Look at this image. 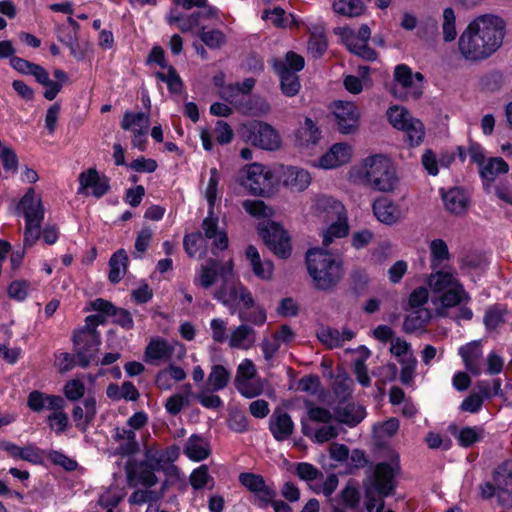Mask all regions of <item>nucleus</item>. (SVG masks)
I'll return each mask as SVG.
<instances>
[{
    "label": "nucleus",
    "instance_id": "f257e3e1",
    "mask_svg": "<svg viewBox=\"0 0 512 512\" xmlns=\"http://www.w3.org/2000/svg\"><path fill=\"white\" fill-rule=\"evenodd\" d=\"M505 26L494 15H481L471 21L458 39V51L467 61L477 62L490 57L502 45Z\"/></svg>",
    "mask_w": 512,
    "mask_h": 512
},
{
    "label": "nucleus",
    "instance_id": "f03ea898",
    "mask_svg": "<svg viewBox=\"0 0 512 512\" xmlns=\"http://www.w3.org/2000/svg\"><path fill=\"white\" fill-rule=\"evenodd\" d=\"M233 276V262L231 259L222 261L209 258L200 266L194 283L204 289H209L220 279L222 284L213 294L216 300L225 306L238 300L245 310L254 308L255 302L252 294L241 283H235Z\"/></svg>",
    "mask_w": 512,
    "mask_h": 512
},
{
    "label": "nucleus",
    "instance_id": "7ed1b4c3",
    "mask_svg": "<svg viewBox=\"0 0 512 512\" xmlns=\"http://www.w3.org/2000/svg\"><path fill=\"white\" fill-rule=\"evenodd\" d=\"M399 457L394 456L390 462H381L375 466L365 487V506L368 512H382L384 498L392 495L396 487L395 477L399 473Z\"/></svg>",
    "mask_w": 512,
    "mask_h": 512
},
{
    "label": "nucleus",
    "instance_id": "20e7f679",
    "mask_svg": "<svg viewBox=\"0 0 512 512\" xmlns=\"http://www.w3.org/2000/svg\"><path fill=\"white\" fill-rule=\"evenodd\" d=\"M354 177L369 189L384 193L394 191L399 182L394 164L382 154L365 158Z\"/></svg>",
    "mask_w": 512,
    "mask_h": 512
},
{
    "label": "nucleus",
    "instance_id": "39448f33",
    "mask_svg": "<svg viewBox=\"0 0 512 512\" xmlns=\"http://www.w3.org/2000/svg\"><path fill=\"white\" fill-rule=\"evenodd\" d=\"M306 266L317 290L332 291L343 278L342 262L323 248H314L307 252Z\"/></svg>",
    "mask_w": 512,
    "mask_h": 512
},
{
    "label": "nucleus",
    "instance_id": "423d86ee",
    "mask_svg": "<svg viewBox=\"0 0 512 512\" xmlns=\"http://www.w3.org/2000/svg\"><path fill=\"white\" fill-rule=\"evenodd\" d=\"M19 210L25 218L24 246L31 247L41 236L40 228L45 214L42 200L36 196L33 188H29L21 198Z\"/></svg>",
    "mask_w": 512,
    "mask_h": 512
},
{
    "label": "nucleus",
    "instance_id": "0eeeda50",
    "mask_svg": "<svg viewBox=\"0 0 512 512\" xmlns=\"http://www.w3.org/2000/svg\"><path fill=\"white\" fill-rule=\"evenodd\" d=\"M220 94L224 100L243 114H266L271 110L269 103L259 96H245L241 94L236 84L223 86Z\"/></svg>",
    "mask_w": 512,
    "mask_h": 512
},
{
    "label": "nucleus",
    "instance_id": "6e6552de",
    "mask_svg": "<svg viewBox=\"0 0 512 512\" xmlns=\"http://www.w3.org/2000/svg\"><path fill=\"white\" fill-rule=\"evenodd\" d=\"M240 484L253 495V504L265 509L277 498V490L273 482H268L260 474L244 472L238 478Z\"/></svg>",
    "mask_w": 512,
    "mask_h": 512
},
{
    "label": "nucleus",
    "instance_id": "1a4fd4ad",
    "mask_svg": "<svg viewBox=\"0 0 512 512\" xmlns=\"http://www.w3.org/2000/svg\"><path fill=\"white\" fill-rule=\"evenodd\" d=\"M243 135L252 145L264 150L275 151L281 146L279 133L266 122L254 121L245 125Z\"/></svg>",
    "mask_w": 512,
    "mask_h": 512
},
{
    "label": "nucleus",
    "instance_id": "9d476101",
    "mask_svg": "<svg viewBox=\"0 0 512 512\" xmlns=\"http://www.w3.org/2000/svg\"><path fill=\"white\" fill-rule=\"evenodd\" d=\"M339 35L347 49L353 54L368 61L377 58V53L368 46L371 37L368 25L362 24L357 33L349 27L340 28Z\"/></svg>",
    "mask_w": 512,
    "mask_h": 512
},
{
    "label": "nucleus",
    "instance_id": "9b49d317",
    "mask_svg": "<svg viewBox=\"0 0 512 512\" xmlns=\"http://www.w3.org/2000/svg\"><path fill=\"white\" fill-rule=\"evenodd\" d=\"M259 234L268 248L277 256L286 258L291 253L290 238L277 223L264 221L259 224Z\"/></svg>",
    "mask_w": 512,
    "mask_h": 512
},
{
    "label": "nucleus",
    "instance_id": "f8f14e48",
    "mask_svg": "<svg viewBox=\"0 0 512 512\" xmlns=\"http://www.w3.org/2000/svg\"><path fill=\"white\" fill-rule=\"evenodd\" d=\"M73 342L79 366L85 368L96 360L100 345V337L96 330L81 329L75 332Z\"/></svg>",
    "mask_w": 512,
    "mask_h": 512
},
{
    "label": "nucleus",
    "instance_id": "ddd939ff",
    "mask_svg": "<svg viewBox=\"0 0 512 512\" xmlns=\"http://www.w3.org/2000/svg\"><path fill=\"white\" fill-rule=\"evenodd\" d=\"M271 177V172L265 166L253 163L242 171L240 183L251 194L262 195L272 186Z\"/></svg>",
    "mask_w": 512,
    "mask_h": 512
},
{
    "label": "nucleus",
    "instance_id": "4468645a",
    "mask_svg": "<svg viewBox=\"0 0 512 512\" xmlns=\"http://www.w3.org/2000/svg\"><path fill=\"white\" fill-rule=\"evenodd\" d=\"M333 114L338 130L342 134H353L358 130L360 112L354 103L344 101L335 102Z\"/></svg>",
    "mask_w": 512,
    "mask_h": 512
},
{
    "label": "nucleus",
    "instance_id": "2eb2a0df",
    "mask_svg": "<svg viewBox=\"0 0 512 512\" xmlns=\"http://www.w3.org/2000/svg\"><path fill=\"white\" fill-rule=\"evenodd\" d=\"M125 471L130 486L142 485L146 488H150L158 483V478L155 475L157 470L144 461H129L126 464Z\"/></svg>",
    "mask_w": 512,
    "mask_h": 512
},
{
    "label": "nucleus",
    "instance_id": "dca6fc26",
    "mask_svg": "<svg viewBox=\"0 0 512 512\" xmlns=\"http://www.w3.org/2000/svg\"><path fill=\"white\" fill-rule=\"evenodd\" d=\"M109 188V179L106 176H101L95 168H89L79 175L78 194H83L91 189L93 196L101 198L108 192Z\"/></svg>",
    "mask_w": 512,
    "mask_h": 512
},
{
    "label": "nucleus",
    "instance_id": "f3484780",
    "mask_svg": "<svg viewBox=\"0 0 512 512\" xmlns=\"http://www.w3.org/2000/svg\"><path fill=\"white\" fill-rule=\"evenodd\" d=\"M175 346L176 344L170 343L161 337L152 338L145 349V361L154 365L169 362L172 359Z\"/></svg>",
    "mask_w": 512,
    "mask_h": 512
},
{
    "label": "nucleus",
    "instance_id": "a211bd4d",
    "mask_svg": "<svg viewBox=\"0 0 512 512\" xmlns=\"http://www.w3.org/2000/svg\"><path fill=\"white\" fill-rule=\"evenodd\" d=\"M27 406L36 413L42 412L44 409H64L65 400L58 395H49L38 390H33L27 398Z\"/></svg>",
    "mask_w": 512,
    "mask_h": 512
},
{
    "label": "nucleus",
    "instance_id": "6ab92c4d",
    "mask_svg": "<svg viewBox=\"0 0 512 512\" xmlns=\"http://www.w3.org/2000/svg\"><path fill=\"white\" fill-rule=\"evenodd\" d=\"M269 430L274 439L281 442L293 434L294 423L288 413L276 409L269 419Z\"/></svg>",
    "mask_w": 512,
    "mask_h": 512
},
{
    "label": "nucleus",
    "instance_id": "aec40b11",
    "mask_svg": "<svg viewBox=\"0 0 512 512\" xmlns=\"http://www.w3.org/2000/svg\"><path fill=\"white\" fill-rule=\"evenodd\" d=\"M352 155L351 147L346 143H336L319 159V166L324 169L337 168L349 162Z\"/></svg>",
    "mask_w": 512,
    "mask_h": 512
},
{
    "label": "nucleus",
    "instance_id": "412c9836",
    "mask_svg": "<svg viewBox=\"0 0 512 512\" xmlns=\"http://www.w3.org/2000/svg\"><path fill=\"white\" fill-rule=\"evenodd\" d=\"M203 236L205 240L213 239V246L219 250L228 247V237L224 231L218 229V218L214 217V210L209 208L208 216L202 222Z\"/></svg>",
    "mask_w": 512,
    "mask_h": 512
},
{
    "label": "nucleus",
    "instance_id": "4be33fe9",
    "mask_svg": "<svg viewBox=\"0 0 512 512\" xmlns=\"http://www.w3.org/2000/svg\"><path fill=\"white\" fill-rule=\"evenodd\" d=\"M227 342L232 349L249 350L256 343V331L243 323L231 331Z\"/></svg>",
    "mask_w": 512,
    "mask_h": 512
},
{
    "label": "nucleus",
    "instance_id": "5701e85b",
    "mask_svg": "<svg viewBox=\"0 0 512 512\" xmlns=\"http://www.w3.org/2000/svg\"><path fill=\"white\" fill-rule=\"evenodd\" d=\"M459 355L462 357L466 369L474 374L479 375L482 371V347L479 341H473L459 348Z\"/></svg>",
    "mask_w": 512,
    "mask_h": 512
},
{
    "label": "nucleus",
    "instance_id": "b1692460",
    "mask_svg": "<svg viewBox=\"0 0 512 512\" xmlns=\"http://www.w3.org/2000/svg\"><path fill=\"white\" fill-rule=\"evenodd\" d=\"M274 69L280 77L281 90L288 97L295 96L300 90V82L298 75L290 70L286 63L277 60L274 63Z\"/></svg>",
    "mask_w": 512,
    "mask_h": 512
},
{
    "label": "nucleus",
    "instance_id": "393cba45",
    "mask_svg": "<svg viewBox=\"0 0 512 512\" xmlns=\"http://www.w3.org/2000/svg\"><path fill=\"white\" fill-rule=\"evenodd\" d=\"M373 213L380 222L386 225H393L401 218L399 207L385 197H380L374 202Z\"/></svg>",
    "mask_w": 512,
    "mask_h": 512
},
{
    "label": "nucleus",
    "instance_id": "a878e982",
    "mask_svg": "<svg viewBox=\"0 0 512 512\" xmlns=\"http://www.w3.org/2000/svg\"><path fill=\"white\" fill-rule=\"evenodd\" d=\"M470 299L469 294L460 283L453 288L442 292V295L439 298L440 307L437 309V312L439 315H447L446 309L456 307L462 303L466 304Z\"/></svg>",
    "mask_w": 512,
    "mask_h": 512
},
{
    "label": "nucleus",
    "instance_id": "bb28decb",
    "mask_svg": "<svg viewBox=\"0 0 512 512\" xmlns=\"http://www.w3.org/2000/svg\"><path fill=\"white\" fill-rule=\"evenodd\" d=\"M201 17H205V11H195L190 14H183L177 12L176 9H171L167 15V22L170 25H177L181 32H190L199 26Z\"/></svg>",
    "mask_w": 512,
    "mask_h": 512
},
{
    "label": "nucleus",
    "instance_id": "cd10ccee",
    "mask_svg": "<svg viewBox=\"0 0 512 512\" xmlns=\"http://www.w3.org/2000/svg\"><path fill=\"white\" fill-rule=\"evenodd\" d=\"M114 438L119 443L116 449L117 454L131 456L138 452L139 444L136 440V434L132 429L117 427Z\"/></svg>",
    "mask_w": 512,
    "mask_h": 512
},
{
    "label": "nucleus",
    "instance_id": "c85d7f7f",
    "mask_svg": "<svg viewBox=\"0 0 512 512\" xmlns=\"http://www.w3.org/2000/svg\"><path fill=\"white\" fill-rule=\"evenodd\" d=\"M246 258L249 261L253 273L261 279H270L273 274L274 266L270 260L262 261L260 254L256 247L249 245L245 252Z\"/></svg>",
    "mask_w": 512,
    "mask_h": 512
},
{
    "label": "nucleus",
    "instance_id": "c756f323",
    "mask_svg": "<svg viewBox=\"0 0 512 512\" xmlns=\"http://www.w3.org/2000/svg\"><path fill=\"white\" fill-rule=\"evenodd\" d=\"M445 208L452 214L461 215L468 208V198L460 188H452L442 193Z\"/></svg>",
    "mask_w": 512,
    "mask_h": 512
},
{
    "label": "nucleus",
    "instance_id": "7c9ffc66",
    "mask_svg": "<svg viewBox=\"0 0 512 512\" xmlns=\"http://www.w3.org/2000/svg\"><path fill=\"white\" fill-rule=\"evenodd\" d=\"M365 414V409L362 406L346 404L335 409L334 418L339 423L354 427L364 419Z\"/></svg>",
    "mask_w": 512,
    "mask_h": 512
},
{
    "label": "nucleus",
    "instance_id": "2f4dec72",
    "mask_svg": "<svg viewBox=\"0 0 512 512\" xmlns=\"http://www.w3.org/2000/svg\"><path fill=\"white\" fill-rule=\"evenodd\" d=\"M311 182L310 174L298 167H288L283 173V183L294 191L305 190Z\"/></svg>",
    "mask_w": 512,
    "mask_h": 512
},
{
    "label": "nucleus",
    "instance_id": "473e14b6",
    "mask_svg": "<svg viewBox=\"0 0 512 512\" xmlns=\"http://www.w3.org/2000/svg\"><path fill=\"white\" fill-rule=\"evenodd\" d=\"M434 271L427 279V284L432 291L442 293L460 284L454 272L439 269Z\"/></svg>",
    "mask_w": 512,
    "mask_h": 512
},
{
    "label": "nucleus",
    "instance_id": "72a5a7b5",
    "mask_svg": "<svg viewBox=\"0 0 512 512\" xmlns=\"http://www.w3.org/2000/svg\"><path fill=\"white\" fill-rule=\"evenodd\" d=\"M184 453L193 461L204 460L210 454L209 444L204 438L193 434L185 444Z\"/></svg>",
    "mask_w": 512,
    "mask_h": 512
},
{
    "label": "nucleus",
    "instance_id": "f704fd0d",
    "mask_svg": "<svg viewBox=\"0 0 512 512\" xmlns=\"http://www.w3.org/2000/svg\"><path fill=\"white\" fill-rule=\"evenodd\" d=\"M508 309L505 305L494 304L489 306L484 313L483 323L488 332L497 331L505 323Z\"/></svg>",
    "mask_w": 512,
    "mask_h": 512
},
{
    "label": "nucleus",
    "instance_id": "c9c22d12",
    "mask_svg": "<svg viewBox=\"0 0 512 512\" xmlns=\"http://www.w3.org/2000/svg\"><path fill=\"white\" fill-rule=\"evenodd\" d=\"M493 482L499 492L512 493V461H504L492 474Z\"/></svg>",
    "mask_w": 512,
    "mask_h": 512
},
{
    "label": "nucleus",
    "instance_id": "e433bc0d",
    "mask_svg": "<svg viewBox=\"0 0 512 512\" xmlns=\"http://www.w3.org/2000/svg\"><path fill=\"white\" fill-rule=\"evenodd\" d=\"M431 318V313L426 308L414 309L404 319L403 330L406 333H414L423 330Z\"/></svg>",
    "mask_w": 512,
    "mask_h": 512
},
{
    "label": "nucleus",
    "instance_id": "4c0bfd02",
    "mask_svg": "<svg viewBox=\"0 0 512 512\" xmlns=\"http://www.w3.org/2000/svg\"><path fill=\"white\" fill-rule=\"evenodd\" d=\"M128 255L124 249L117 250L109 260V280L116 284L121 281L127 271Z\"/></svg>",
    "mask_w": 512,
    "mask_h": 512
},
{
    "label": "nucleus",
    "instance_id": "58836bf2",
    "mask_svg": "<svg viewBox=\"0 0 512 512\" xmlns=\"http://www.w3.org/2000/svg\"><path fill=\"white\" fill-rule=\"evenodd\" d=\"M509 170L507 162L500 158L494 157L485 161L480 167V176L486 182H493L499 175L506 174Z\"/></svg>",
    "mask_w": 512,
    "mask_h": 512
},
{
    "label": "nucleus",
    "instance_id": "ea45409f",
    "mask_svg": "<svg viewBox=\"0 0 512 512\" xmlns=\"http://www.w3.org/2000/svg\"><path fill=\"white\" fill-rule=\"evenodd\" d=\"M430 267L437 270L444 267V262L450 260V253L446 242L443 239H434L429 244Z\"/></svg>",
    "mask_w": 512,
    "mask_h": 512
},
{
    "label": "nucleus",
    "instance_id": "a19ab883",
    "mask_svg": "<svg viewBox=\"0 0 512 512\" xmlns=\"http://www.w3.org/2000/svg\"><path fill=\"white\" fill-rule=\"evenodd\" d=\"M183 246L187 255L193 257H203L206 254V240L201 232H194L185 235Z\"/></svg>",
    "mask_w": 512,
    "mask_h": 512
},
{
    "label": "nucleus",
    "instance_id": "79ce46f5",
    "mask_svg": "<svg viewBox=\"0 0 512 512\" xmlns=\"http://www.w3.org/2000/svg\"><path fill=\"white\" fill-rule=\"evenodd\" d=\"M332 7L335 13L347 17H358L366 10L362 0H334Z\"/></svg>",
    "mask_w": 512,
    "mask_h": 512
},
{
    "label": "nucleus",
    "instance_id": "37998d69",
    "mask_svg": "<svg viewBox=\"0 0 512 512\" xmlns=\"http://www.w3.org/2000/svg\"><path fill=\"white\" fill-rule=\"evenodd\" d=\"M301 424L303 434L317 443H325L336 438L338 435L337 428L332 425L322 426L314 431V429L304 421H302Z\"/></svg>",
    "mask_w": 512,
    "mask_h": 512
},
{
    "label": "nucleus",
    "instance_id": "c03bdc74",
    "mask_svg": "<svg viewBox=\"0 0 512 512\" xmlns=\"http://www.w3.org/2000/svg\"><path fill=\"white\" fill-rule=\"evenodd\" d=\"M189 482L195 490L203 488L212 490L215 486L214 478L209 474L207 465H201L194 469L189 476Z\"/></svg>",
    "mask_w": 512,
    "mask_h": 512
},
{
    "label": "nucleus",
    "instance_id": "a18cd8bd",
    "mask_svg": "<svg viewBox=\"0 0 512 512\" xmlns=\"http://www.w3.org/2000/svg\"><path fill=\"white\" fill-rule=\"evenodd\" d=\"M335 219L336 221L323 233V245L325 247L329 246L335 238H342L348 234L349 226L347 216L345 215Z\"/></svg>",
    "mask_w": 512,
    "mask_h": 512
},
{
    "label": "nucleus",
    "instance_id": "49530a36",
    "mask_svg": "<svg viewBox=\"0 0 512 512\" xmlns=\"http://www.w3.org/2000/svg\"><path fill=\"white\" fill-rule=\"evenodd\" d=\"M317 208L318 210L327 213L331 220L346 215L344 205L340 201L329 196L320 197L317 200Z\"/></svg>",
    "mask_w": 512,
    "mask_h": 512
},
{
    "label": "nucleus",
    "instance_id": "de8ad7c7",
    "mask_svg": "<svg viewBox=\"0 0 512 512\" xmlns=\"http://www.w3.org/2000/svg\"><path fill=\"white\" fill-rule=\"evenodd\" d=\"M174 460L173 454L168 450L148 449L144 462L157 471L163 470L165 465Z\"/></svg>",
    "mask_w": 512,
    "mask_h": 512
},
{
    "label": "nucleus",
    "instance_id": "09e8293b",
    "mask_svg": "<svg viewBox=\"0 0 512 512\" xmlns=\"http://www.w3.org/2000/svg\"><path fill=\"white\" fill-rule=\"evenodd\" d=\"M327 50V38L325 32L321 28H316L310 34L308 42V52L314 58H320Z\"/></svg>",
    "mask_w": 512,
    "mask_h": 512
},
{
    "label": "nucleus",
    "instance_id": "8fccbe9b",
    "mask_svg": "<svg viewBox=\"0 0 512 512\" xmlns=\"http://www.w3.org/2000/svg\"><path fill=\"white\" fill-rule=\"evenodd\" d=\"M199 38L210 49H220L227 41L226 35L221 30H206L204 27L199 32Z\"/></svg>",
    "mask_w": 512,
    "mask_h": 512
},
{
    "label": "nucleus",
    "instance_id": "3c124183",
    "mask_svg": "<svg viewBox=\"0 0 512 512\" xmlns=\"http://www.w3.org/2000/svg\"><path fill=\"white\" fill-rule=\"evenodd\" d=\"M150 124L149 115L143 112H125L121 121V127L124 130H130L134 126L139 127L138 129H148Z\"/></svg>",
    "mask_w": 512,
    "mask_h": 512
},
{
    "label": "nucleus",
    "instance_id": "603ef678",
    "mask_svg": "<svg viewBox=\"0 0 512 512\" xmlns=\"http://www.w3.org/2000/svg\"><path fill=\"white\" fill-rule=\"evenodd\" d=\"M401 130L406 133L410 146H418L422 143L425 130L423 124L418 119L412 118Z\"/></svg>",
    "mask_w": 512,
    "mask_h": 512
},
{
    "label": "nucleus",
    "instance_id": "864d4df0",
    "mask_svg": "<svg viewBox=\"0 0 512 512\" xmlns=\"http://www.w3.org/2000/svg\"><path fill=\"white\" fill-rule=\"evenodd\" d=\"M230 380V373L222 365H214L208 376V384L213 391L224 389Z\"/></svg>",
    "mask_w": 512,
    "mask_h": 512
},
{
    "label": "nucleus",
    "instance_id": "5fc2aeb1",
    "mask_svg": "<svg viewBox=\"0 0 512 512\" xmlns=\"http://www.w3.org/2000/svg\"><path fill=\"white\" fill-rule=\"evenodd\" d=\"M442 32L445 42H451L457 36L456 16L452 8H446L443 11Z\"/></svg>",
    "mask_w": 512,
    "mask_h": 512
},
{
    "label": "nucleus",
    "instance_id": "6e6d98bb",
    "mask_svg": "<svg viewBox=\"0 0 512 512\" xmlns=\"http://www.w3.org/2000/svg\"><path fill=\"white\" fill-rule=\"evenodd\" d=\"M236 389L246 398H254L263 392V383L260 379H252L235 383Z\"/></svg>",
    "mask_w": 512,
    "mask_h": 512
},
{
    "label": "nucleus",
    "instance_id": "4d7b16f0",
    "mask_svg": "<svg viewBox=\"0 0 512 512\" xmlns=\"http://www.w3.org/2000/svg\"><path fill=\"white\" fill-rule=\"evenodd\" d=\"M387 117L393 127L400 130L413 118L405 108L399 106L389 108Z\"/></svg>",
    "mask_w": 512,
    "mask_h": 512
},
{
    "label": "nucleus",
    "instance_id": "13d9d810",
    "mask_svg": "<svg viewBox=\"0 0 512 512\" xmlns=\"http://www.w3.org/2000/svg\"><path fill=\"white\" fill-rule=\"evenodd\" d=\"M483 429L480 427H465L460 430L457 439L463 447H470L483 438Z\"/></svg>",
    "mask_w": 512,
    "mask_h": 512
},
{
    "label": "nucleus",
    "instance_id": "bf43d9fd",
    "mask_svg": "<svg viewBox=\"0 0 512 512\" xmlns=\"http://www.w3.org/2000/svg\"><path fill=\"white\" fill-rule=\"evenodd\" d=\"M243 208L248 214L258 218H268L273 214L272 209L261 200H245Z\"/></svg>",
    "mask_w": 512,
    "mask_h": 512
},
{
    "label": "nucleus",
    "instance_id": "052dcab7",
    "mask_svg": "<svg viewBox=\"0 0 512 512\" xmlns=\"http://www.w3.org/2000/svg\"><path fill=\"white\" fill-rule=\"evenodd\" d=\"M173 3L185 10L193 8H201L205 11V18L215 17L218 10L215 7L209 6L207 0H172Z\"/></svg>",
    "mask_w": 512,
    "mask_h": 512
},
{
    "label": "nucleus",
    "instance_id": "680f3d73",
    "mask_svg": "<svg viewBox=\"0 0 512 512\" xmlns=\"http://www.w3.org/2000/svg\"><path fill=\"white\" fill-rule=\"evenodd\" d=\"M48 415L47 421L51 429H54L57 434L64 432L68 426V415L63 409H52Z\"/></svg>",
    "mask_w": 512,
    "mask_h": 512
},
{
    "label": "nucleus",
    "instance_id": "e2e57ef3",
    "mask_svg": "<svg viewBox=\"0 0 512 512\" xmlns=\"http://www.w3.org/2000/svg\"><path fill=\"white\" fill-rule=\"evenodd\" d=\"M369 355L370 351L368 349H365L364 357L356 359L354 361V374L359 384H361L363 387H369L371 385V379L370 376L368 375L367 366L365 365V360L369 357Z\"/></svg>",
    "mask_w": 512,
    "mask_h": 512
},
{
    "label": "nucleus",
    "instance_id": "0e129e2a",
    "mask_svg": "<svg viewBox=\"0 0 512 512\" xmlns=\"http://www.w3.org/2000/svg\"><path fill=\"white\" fill-rule=\"evenodd\" d=\"M159 498L160 495L155 491L138 489L129 496L128 502L131 505H142L144 503L157 502Z\"/></svg>",
    "mask_w": 512,
    "mask_h": 512
},
{
    "label": "nucleus",
    "instance_id": "69168bd1",
    "mask_svg": "<svg viewBox=\"0 0 512 512\" xmlns=\"http://www.w3.org/2000/svg\"><path fill=\"white\" fill-rule=\"evenodd\" d=\"M257 369L250 359H244L237 368L235 383L252 380L256 377Z\"/></svg>",
    "mask_w": 512,
    "mask_h": 512
},
{
    "label": "nucleus",
    "instance_id": "338daca9",
    "mask_svg": "<svg viewBox=\"0 0 512 512\" xmlns=\"http://www.w3.org/2000/svg\"><path fill=\"white\" fill-rule=\"evenodd\" d=\"M189 404V399L187 396H184L181 393H176L169 398H167L165 402V409L171 415H177L181 412V410Z\"/></svg>",
    "mask_w": 512,
    "mask_h": 512
},
{
    "label": "nucleus",
    "instance_id": "774afa93",
    "mask_svg": "<svg viewBox=\"0 0 512 512\" xmlns=\"http://www.w3.org/2000/svg\"><path fill=\"white\" fill-rule=\"evenodd\" d=\"M319 340L329 347H339L343 345V338H340V331L333 328H323L318 333Z\"/></svg>",
    "mask_w": 512,
    "mask_h": 512
}]
</instances>
